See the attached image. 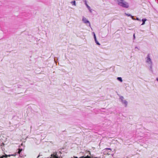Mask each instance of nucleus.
Here are the masks:
<instances>
[{
  "label": "nucleus",
  "mask_w": 158,
  "mask_h": 158,
  "mask_svg": "<svg viewBox=\"0 0 158 158\" xmlns=\"http://www.w3.org/2000/svg\"><path fill=\"white\" fill-rule=\"evenodd\" d=\"M74 158H78L77 157H75Z\"/></svg>",
  "instance_id": "obj_22"
},
{
  "label": "nucleus",
  "mask_w": 158,
  "mask_h": 158,
  "mask_svg": "<svg viewBox=\"0 0 158 158\" xmlns=\"http://www.w3.org/2000/svg\"><path fill=\"white\" fill-rule=\"evenodd\" d=\"M40 156V155H39V156H38L37 157V158H39V157Z\"/></svg>",
  "instance_id": "obj_20"
},
{
  "label": "nucleus",
  "mask_w": 158,
  "mask_h": 158,
  "mask_svg": "<svg viewBox=\"0 0 158 158\" xmlns=\"http://www.w3.org/2000/svg\"><path fill=\"white\" fill-rule=\"evenodd\" d=\"M95 42L98 45H100V44L98 42V41L97 40L96 38V39H94Z\"/></svg>",
  "instance_id": "obj_10"
},
{
  "label": "nucleus",
  "mask_w": 158,
  "mask_h": 158,
  "mask_svg": "<svg viewBox=\"0 0 158 158\" xmlns=\"http://www.w3.org/2000/svg\"><path fill=\"white\" fill-rule=\"evenodd\" d=\"M125 14L127 16H131V18L133 19V20H135V19L133 18V17L132 16H131L130 14H127V13H125Z\"/></svg>",
  "instance_id": "obj_8"
},
{
  "label": "nucleus",
  "mask_w": 158,
  "mask_h": 158,
  "mask_svg": "<svg viewBox=\"0 0 158 158\" xmlns=\"http://www.w3.org/2000/svg\"><path fill=\"white\" fill-rule=\"evenodd\" d=\"M117 79L118 80L120 81L121 82H123V80L121 77H118L117 78Z\"/></svg>",
  "instance_id": "obj_9"
},
{
  "label": "nucleus",
  "mask_w": 158,
  "mask_h": 158,
  "mask_svg": "<svg viewBox=\"0 0 158 158\" xmlns=\"http://www.w3.org/2000/svg\"><path fill=\"white\" fill-rule=\"evenodd\" d=\"M156 80L158 81V77L156 78Z\"/></svg>",
  "instance_id": "obj_19"
},
{
  "label": "nucleus",
  "mask_w": 158,
  "mask_h": 158,
  "mask_svg": "<svg viewBox=\"0 0 158 158\" xmlns=\"http://www.w3.org/2000/svg\"><path fill=\"white\" fill-rule=\"evenodd\" d=\"M23 144L22 143H21V145H23Z\"/></svg>",
  "instance_id": "obj_24"
},
{
  "label": "nucleus",
  "mask_w": 158,
  "mask_h": 158,
  "mask_svg": "<svg viewBox=\"0 0 158 158\" xmlns=\"http://www.w3.org/2000/svg\"><path fill=\"white\" fill-rule=\"evenodd\" d=\"M147 19H143L142 20V21L143 22V23L142 24H141V25H143L145 24V22L147 21Z\"/></svg>",
  "instance_id": "obj_7"
},
{
  "label": "nucleus",
  "mask_w": 158,
  "mask_h": 158,
  "mask_svg": "<svg viewBox=\"0 0 158 158\" xmlns=\"http://www.w3.org/2000/svg\"><path fill=\"white\" fill-rule=\"evenodd\" d=\"M135 48H137L139 50V48H138L137 47H135Z\"/></svg>",
  "instance_id": "obj_17"
},
{
  "label": "nucleus",
  "mask_w": 158,
  "mask_h": 158,
  "mask_svg": "<svg viewBox=\"0 0 158 158\" xmlns=\"http://www.w3.org/2000/svg\"><path fill=\"white\" fill-rule=\"evenodd\" d=\"M136 19L137 20H138V21H140V20H139V18H137Z\"/></svg>",
  "instance_id": "obj_18"
},
{
  "label": "nucleus",
  "mask_w": 158,
  "mask_h": 158,
  "mask_svg": "<svg viewBox=\"0 0 158 158\" xmlns=\"http://www.w3.org/2000/svg\"><path fill=\"white\" fill-rule=\"evenodd\" d=\"M135 38V34H134L133 35V39L134 40Z\"/></svg>",
  "instance_id": "obj_13"
},
{
  "label": "nucleus",
  "mask_w": 158,
  "mask_h": 158,
  "mask_svg": "<svg viewBox=\"0 0 158 158\" xmlns=\"http://www.w3.org/2000/svg\"><path fill=\"white\" fill-rule=\"evenodd\" d=\"M82 20L83 22L85 23H88L89 26H90V24L89 21L85 17H83Z\"/></svg>",
  "instance_id": "obj_4"
},
{
  "label": "nucleus",
  "mask_w": 158,
  "mask_h": 158,
  "mask_svg": "<svg viewBox=\"0 0 158 158\" xmlns=\"http://www.w3.org/2000/svg\"><path fill=\"white\" fill-rule=\"evenodd\" d=\"M89 154L90 155V152L89 151Z\"/></svg>",
  "instance_id": "obj_23"
},
{
  "label": "nucleus",
  "mask_w": 158,
  "mask_h": 158,
  "mask_svg": "<svg viewBox=\"0 0 158 158\" xmlns=\"http://www.w3.org/2000/svg\"><path fill=\"white\" fill-rule=\"evenodd\" d=\"M119 99L123 105H124L125 107H127V106L128 102L127 101L124 100V97L122 96H120Z\"/></svg>",
  "instance_id": "obj_3"
},
{
  "label": "nucleus",
  "mask_w": 158,
  "mask_h": 158,
  "mask_svg": "<svg viewBox=\"0 0 158 158\" xmlns=\"http://www.w3.org/2000/svg\"><path fill=\"white\" fill-rule=\"evenodd\" d=\"M94 158H97V157H94Z\"/></svg>",
  "instance_id": "obj_25"
},
{
  "label": "nucleus",
  "mask_w": 158,
  "mask_h": 158,
  "mask_svg": "<svg viewBox=\"0 0 158 158\" xmlns=\"http://www.w3.org/2000/svg\"><path fill=\"white\" fill-rule=\"evenodd\" d=\"M118 4L123 8H127L129 7L128 3L124 0H117Z\"/></svg>",
  "instance_id": "obj_2"
},
{
  "label": "nucleus",
  "mask_w": 158,
  "mask_h": 158,
  "mask_svg": "<svg viewBox=\"0 0 158 158\" xmlns=\"http://www.w3.org/2000/svg\"><path fill=\"white\" fill-rule=\"evenodd\" d=\"M93 35H94V34H95L94 32H93Z\"/></svg>",
  "instance_id": "obj_21"
},
{
  "label": "nucleus",
  "mask_w": 158,
  "mask_h": 158,
  "mask_svg": "<svg viewBox=\"0 0 158 158\" xmlns=\"http://www.w3.org/2000/svg\"><path fill=\"white\" fill-rule=\"evenodd\" d=\"M94 39H96V37L95 34H94Z\"/></svg>",
  "instance_id": "obj_14"
},
{
  "label": "nucleus",
  "mask_w": 158,
  "mask_h": 158,
  "mask_svg": "<svg viewBox=\"0 0 158 158\" xmlns=\"http://www.w3.org/2000/svg\"><path fill=\"white\" fill-rule=\"evenodd\" d=\"M71 3H72V5H74L75 6H76V2H75V1H72Z\"/></svg>",
  "instance_id": "obj_11"
},
{
  "label": "nucleus",
  "mask_w": 158,
  "mask_h": 158,
  "mask_svg": "<svg viewBox=\"0 0 158 158\" xmlns=\"http://www.w3.org/2000/svg\"><path fill=\"white\" fill-rule=\"evenodd\" d=\"M145 62L149 66V70L152 73H153L152 69L153 62L152 59L151 58L150 54H148L147 55V57L145 58Z\"/></svg>",
  "instance_id": "obj_1"
},
{
  "label": "nucleus",
  "mask_w": 158,
  "mask_h": 158,
  "mask_svg": "<svg viewBox=\"0 0 158 158\" xmlns=\"http://www.w3.org/2000/svg\"><path fill=\"white\" fill-rule=\"evenodd\" d=\"M16 155V154H12V155H7L6 154H5L4 155H3L1 156L0 158H6L8 157H10L11 156H15Z\"/></svg>",
  "instance_id": "obj_5"
},
{
  "label": "nucleus",
  "mask_w": 158,
  "mask_h": 158,
  "mask_svg": "<svg viewBox=\"0 0 158 158\" xmlns=\"http://www.w3.org/2000/svg\"><path fill=\"white\" fill-rule=\"evenodd\" d=\"M84 1L85 2V4L86 6L88 8V9L89 10L90 12V13L92 12V9L90 8V7L88 6V5L87 4V3L86 0H84Z\"/></svg>",
  "instance_id": "obj_6"
},
{
  "label": "nucleus",
  "mask_w": 158,
  "mask_h": 158,
  "mask_svg": "<svg viewBox=\"0 0 158 158\" xmlns=\"http://www.w3.org/2000/svg\"><path fill=\"white\" fill-rule=\"evenodd\" d=\"M105 149L107 150H111V149L110 148H106Z\"/></svg>",
  "instance_id": "obj_16"
},
{
  "label": "nucleus",
  "mask_w": 158,
  "mask_h": 158,
  "mask_svg": "<svg viewBox=\"0 0 158 158\" xmlns=\"http://www.w3.org/2000/svg\"><path fill=\"white\" fill-rule=\"evenodd\" d=\"M22 151V149H19V151H18V153L19 154H20V152H21V151Z\"/></svg>",
  "instance_id": "obj_12"
},
{
  "label": "nucleus",
  "mask_w": 158,
  "mask_h": 158,
  "mask_svg": "<svg viewBox=\"0 0 158 158\" xmlns=\"http://www.w3.org/2000/svg\"><path fill=\"white\" fill-rule=\"evenodd\" d=\"M94 39H96V37L95 34H94Z\"/></svg>",
  "instance_id": "obj_15"
}]
</instances>
